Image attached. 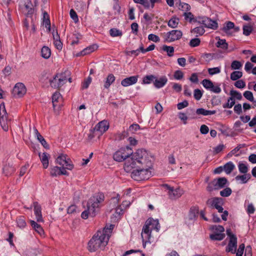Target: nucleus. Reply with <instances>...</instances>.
Instances as JSON below:
<instances>
[{"label":"nucleus","mask_w":256,"mask_h":256,"mask_svg":"<svg viewBox=\"0 0 256 256\" xmlns=\"http://www.w3.org/2000/svg\"><path fill=\"white\" fill-rule=\"evenodd\" d=\"M26 90L24 84L18 82L13 88L12 94L16 98H21L26 94Z\"/></svg>","instance_id":"obj_12"},{"label":"nucleus","mask_w":256,"mask_h":256,"mask_svg":"<svg viewBox=\"0 0 256 256\" xmlns=\"http://www.w3.org/2000/svg\"><path fill=\"white\" fill-rule=\"evenodd\" d=\"M48 154L46 152H44L40 157V160L44 168H46L48 166Z\"/></svg>","instance_id":"obj_33"},{"label":"nucleus","mask_w":256,"mask_h":256,"mask_svg":"<svg viewBox=\"0 0 256 256\" xmlns=\"http://www.w3.org/2000/svg\"><path fill=\"white\" fill-rule=\"evenodd\" d=\"M168 78L166 76H162L158 78H156L154 82V86L157 88L164 87L168 82Z\"/></svg>","instance_id":"obj_19"},{"label":"nucleus","mask_w":256,"mask_h":256,"mask_svg":"<svg viewBox=\"0 0 256 256\" xmlns=\"http://www.w3.org/2000/svg\"><path fill=\"white\" fill-rule=\"evenodd\" d=\"M174 76L176 80H180L183 78L184 74L182 71L177 70L174 72Z\"/></svg>","instance_id":"obj_63"},{"label":"nucleus","mask_w":256,"mask_h":256,"mask_svg":"<svg viewBox=\"0 0 256 256\" xmlns=\"http://www.w3.org/2000/svg\"><path fill=\"white\" fill-rule=\"evenodd\" d=\"M10 124V120H8L5 122H2L0 123L2 128L5 132H7L8 130L9 125Z\"/></svg>","instance_id":"obj_61"},{"label":"nucleus","mask_w":256,"mask_h":256,"mask_svg":"<svg viewBox=\"0 0 256 256\" xmlns=\"http://www.w3.org/2000/svg\"><path fill=\"white\" fill-rule=\"evenodd\" d=\"M104 195L102 194H98L90 198L87 203V209L82 212L81 217L86 220L89 215L92 217L94 216L98 210L100 204L104 201Z\"/></svg>","instance_id":"obj_3"},{"label":"nucleus","mask_w":256,"mask_h":256,"mask_svg":"<svg viewBox=\"0 0 256 256\" xmlns=\"http://www.w3.org/2000/svg\"><path fill=\"white\" fill-rule=\"evenodd\" d=\"M179 22V19L174 17L172 18L168 22V26L172 28H176L177 27Z\"/></svg>","instance_id":"obj_39"},{"label":"nucleus","mask_w":256,"mask_h":256,"mask_svg":"<svg viewBox=\"0 0 256 256\" xmlns=\"http://www.w3.org/2000/svg\"><path fill=\"white\" fill-rule=\"evenodd\" d=\"M115 80L116 78L113 74H109L104 81V87L106 89L109 88L110 85L115 81Z\"/></svg>","instance_id":"obj_25"},{"label":"nucleus","mask_w":256,"mask_h":256,"mask_svg":"<svg viewBox=\"0 0 256 256\" xmlns=\"http://www.w3.org/2000/svg\"><path fill=\"white\" fill-rule=\"evenodd\" d=\"M182 35V31L180 30H172L166 34L165 40L168 42H172L180 40Z\"/></svg>","instance_id":"obj_14"},{"label":"nucleus","mask_w":256,"mask_h":256,"mask_svg":"<svg viewBox=\"0 0 256 256\" xmlns=\"http://www.w3.org/2000/svg\"><path fill=\"white\" fill-rule=\"evenodd\" d=\"M224 170L225 172L228 174H230L235 168L234 164L232 162L226 163L223 166Z\"/></svg>","instance_id":"obj_30"},{"label":"nucleus","mask_w":256,"mask_h":256,"mask_svg":"<svg viewBox=\"0 0 256 256\" xmlns=\"http://www.w3.org/2000/svg\"><path fill=\"white\" fill-rule=\"evenodd\" d=\"M242 63L238 60H234L231 64V68L232 70H240L242 67Z\"/></svg>","instance_id":"obj_51"},{"label":"nucleus","mask_w":256,"mask_h":256,"mask_svg":"<svg viewBox=\"0 0 256 256\" xmlns=\"http://www.w3.org/2000/svg\"><path fill=\"white\" fill-rule=\"evenodd\" d=\"M109 128V123L107 120H104L99 122L94 129L96 134L100 136L105 132Z\"/></svg>","instance_id":"obj_13"},{"label":"nucleus","mask_w":256,"mask_h":256,"mask_svg":"<svg viewBox=\"0 0 256 256\" xmlns=\"http://www.w3.org/2000/svg\"><path fill=\"white\" fill-rule=\"evenodd\" d=\"M220 84H214L212 81L209 80V90L214 93L219 94L221 92Z\"/></svg>","instance_id":"obj_26"},{"label":"nucleus","mask_w":256,"mask_h":256,"mask_svg":"<svg viewBox=\"0 0 256 256\" xmlns=\"http://www.w3.org/2000/svg\"><path fill=\"white\" fill-rule=\"evenodd\" d=\"M33 206L34 207V212L36 221L38 222H43L41 206L37 202H34Z\"/></svg>","instance_id":"obj_16"},{"label":"nucleus","mask_w":256,"mask_h":256,"mask_svg":"<svg viewBox=\"0 0 256 256\" xmlns=\"http://www.w3.org/2000/svg\"><path fill=\"white\" fill-rule=\"evenodd\" d=\"M160 227L158 220L149 218L146 221L145 224L143 226L141 234L144 248L146 247V243H151L152 230L154 229L156 230V232H158Z\"/></svg>","instance_id":"obj_4"},{"label":"nucleus","mask_w":256,"mask_h":256,"mask_svg":"<svg viewBox=\"0 0 256 256\" xmlns=\"http://www.w3.org/2000/svg\"><path fill=\"white\" fill-rule=\"evenodd\" d=\"M130 159H128L124 165V170L130 171L134 168L137 164H147L151 163L148 160L147 152L144 149H138L134 153L130 155Z\"/></svg>","instance_id":"obj_1"},{"label":"nucleus","mask_w":256,"mask_h":256,"mask_svg":"<svg viewBox=\"0 0 256 256\" xmlns=\"http://www.w3.org/2000/svg\"><path fill=\"white\" fill-rule=\"evenodd\" d=\"M162 50L164 52H166L168 56H172L174 55V48L173 46L164 45L162 47Z\"/></svg>","instance_id":"obj_36"},{"label":"nucleus","mask_w":256,"mask_h":256,"mask_svg":"<svg viewBox=\"0 0 256 256\" xmlns=\"http://www.w3.org/2000/svg\"><path fill=\"white\" fill-rule=\"evenodd\" d=\"M244 244H242L239 246V248L236 252V256H242L244 249Z\"/></svg>","instance_id":"obj_64"},{"label":"nucleus","mask_w":256,"mask_h":256,"mask_svg":"<svg viewBox=\"0 0 256 256\" xmlns=\"http://www.w3.org/2000/svg\"><path fill=\"white\" fill-rule=\"evenodd\" d=\"M232 193V190L230 188L226 186L224 190L220 192V196L222 197H228Z\"/></svg>","instance_id":"obj_40"},{"label":"nucleus","mask_w":256,"mask_h":256,"mask_svg":"<svg viewBox=\"0 0 256 256\" xmlns=\"http://www.w3.org/2000/svg\"><path fill=\"white\" fill-rule=\"evenodd\" d=\"M34 131L35 132L36 136L38 140L40 142V144L42 145V146L46 148H48L49 146L47 144L46 142L43 138V136L39 133L38 130L36 128L34 129Z\"/></svg>","instance_id":"obj_24"},{"label":"nucleus","mask_w":256,"mask_h":256,"mask_svg":"<svg viewBox=\"0 0 256 256\" xmlns=\"http://www.w3.org/2000/svg\"><path fill=\"white\" fill-rule=\"evenodd\" d=\"M108 242V236L98 230L89 240L88 249L90 252H94L99 249L103 250Z\"/></svg>","instance_id":"obj_2"},{"label":"nucleus","mask_w":256,"mask_h":256,"mask_svg":"<svg viewBox=\"0 0 256 256\" xmlns=\"http://www.w3.org/2000/svg\"><path fill=\"white\" fill-rule=\"evenodd\" d=\"M156 76L154 75H147L144 77L142 80V84H149L152 81H153L154 79H156Z\"/></svg>","instance_id":"obj_43"},{"label":"nucleus","mask_w":256,"mask_h":256,"mask_svg":"<svg viewBox=\"0 0 256 256\" xmlns=\"http://www.w3.org/2000/svg\"><path fill=\"white\" fill-rule=\"evenodd\" d=\"M15 170L14 168L12 166V164H6L3 168L4 173L8 176L12 174Z\"/></svg>","instance_id":"obj_32"},{"label":"nucleus","mask_w":256,"mask_h":256,"mask_svg":"<svg viewBox=\"0 0 256 256\" xmlns=\"http://www.w3.org/2000/svg\"><path fill=\"white\" fill-rule=\"evenodd\" d=\"M210 229L212 232V234H210V238L212 240H222L225 236L224 233V228L220 225H214L210 227Z\"/></svg>","instance_id":"obj_8"},{"label":"nucleus","mask_w":256,"mask_h":256,"mask_svg":"<svg viewBox=\"0 0 256 256\" xmlns=\"http://www.w3.org/2000/svg\"><path fill=\"white\" fill-rule=\"evenodd\" d=\"M184 18L187 20H189L190 22H192V21L196 22H198L200 24L202 23V24H204L206 27H208L206 24H204V23L205 22V20H194V15L190 12H185L184 14Z\"/></svg>","instance_id":"obj_27"},{"label":"nucleus","mask_w":256,"mask_h":256,"mask_svg":"<svg viewBox=\"0 0 256 256\" xmlns=\"http://www.w3.org/2000/svg\"><path fill=\"white\" fill-rule=\"evenodd\" d=\"M242 175H238L236 176V181H240V184H246L250 179L251 175L250 174H242Z\"/></svg>","instance_id":"obj_20"},{"label":"nucleus","mask_w":256,"mask_h":256,"mask_svg":"<svg viewBox=\"0 0 256 256\" xmlns=\"http://www.w3.org/2000/svg\"><path fill=\"white\" fill-rule=\"evenodd\" d=\"M42 56L44 58H48L51 54V51L50 48L46 46H44L42 48L41 50Z\"/></svg>","instance_id":"obj_31"},{"label":"nucleus","mask_w":256,"mask_h":256,"mask_svg":"<svg viewBox=\"0 0 256 256\" xmlns=\"http://www.w3.org/2000/svg\"><path fill=\"white\" fill-rule=\"evenodd\" d=\"M8 114L6 111L4 103H2L0 105V123L1 122L8 120Z\"/></svg>","instance_id":"obj_22"},{"label":"nucleus","mask_w":256,"mask_h":256,"mask_svg":"<svg viewBox=\"0 0 256 256\" xmlns=\"http://www.w3.org/2000/svg\"><path fill=\"white\" fill-rule=\"evenodd\" d=\"M243 95L246 99L250 100V102H254L255 101L254 100L253 94L252 92L246 90L244 92Z\"/></svg>","instance_id":"obj_46"},{"label":"nucleus","mask_w":256,"mask_h":256,"mask_svg":"<svg viewBox=\"0 0 256 256\" xmlns=\"http://www.w3.org/2000/svg\"><path fill=\"white\" fill-rule=\"evenodd\" d=\"M234 104H235L234 99L233 98L230 97L228 98V102L223 106V107L224 108H231L234 106Z\"/></svg>","instance_id":"obj_52"},{"label":"nucleus","mask_w":256,"mask_h":256,"mask_svg":"<svg viewBox=\"0 0 256 256\" xmlns=\"http://www.w3.org/2000/svg\"><path fill=\"white\" fill-rule=\"evenodd\" d=\"M230 95L231 96V98H236L238 100H240L242 96V94L238 92L236 90H231L230 91Z\"/></svg>","instance_id":"obj_45"},{"label":"nucleus","mask_w":256,"mask_h":256,"mask_svg":"<svg viewBox=\"0 0 256 256\" xmlns=\"http://www.w3.org/2000/svg\"><path fill=\"white\" fill-rule=\"evenodd\" d=\"M60 96L61 95L59 92H56L53 94L52 96V102L54 108L56 106V102H58Z\"/></svg>","instance_id":"obj_47"},{"label":"nucleus","mask_w":256,"mask_h":256,"mask_svg":"<svg viewBox=\"0 0 256 256\" xmlns=\"http://www.w3.org/2000/svg\"><path fill=\"white\" fill-rule=\"evenodd\" d=\"M16 222L18 226L21 228H24L26 225L25 218L22 216H19Z\"/></svg>","instance_id":"obj_41"},{"label":"nucleus","mask_w":256,"mask_h":256,"mask_svg":"<svg viewBox=\"0 0 256 256\" xmlns=\"http://www.w3.org/2000/svg\"><path fill=\"white\" fill-rule=\"evenodd\" d=\"M32 4L30 0H27V2L25 3L24 6L26 9L28 10V13L26 14L27 16H28L32 15L34 12L33 8H32Z\"/></svg>","instance_id":"obj_35"},{"label":"nucleus","mask_w":256,"mask_h":256,"mask_svg":"<svg viewBox=\"0 0 256 256\" xmlns=\"http://www.w3.org/2000/svg\"><path fill=\"white\" fill-rule=\"evenodd\" d=\"M132 154V149L129 146L122 148L114 154V160L116 162H121L126 158L130 159V156Z\"/></svg>","instance_id":"obj_7"},{"label":"nucleus","mask_w":256,"mask_h":256,"mask_svg":"<svg viewBox=\"0 0 256 256\" xmlns=\"http://www.w3.org/2000/svg\"><path fill=\"white\" fill-rule=\"evenodd\" d=\"M252 30V28L250 26H244L243 34L245 36H249Z\"/></svg>","instance_id":"obj_53"},{"label":"nucleus","mask_w":256,"mask_h":256,"mask_svg":"<svg viewBox=\"0 0 256 256\" xmlns=\"http://www.w3.org/2000/svg\"><path fill=\"white\" fill-rule=\"evenodd\" d=\"M138 76H134L126 78L122 80L121 82V84L124 87L135 84L138 82Z\"/></svg>","instance_id":"obj_17"},{"label":"nucleus","mask_w":256,"mask_h":256,"mask_svg":"<svg viewBox=\"0 0 256 256\" xmlns=\"http://www.w3.org/2000/svg\"><path fill=\"white\" fill-rule=\"evenodd\" d=\"M234 24L232 22H227L225 23V25L223 27L222 30L226 34H229V30L234 28Z\"/></svg>","instance_id":"obj_37"},{"label":"nucleus","mask_w":256,"mask_h":256,"mask_svg":"<svg viewBox=\"0 0 256 256\" xmlns=\"http://www.w3.org/2000/svg\"><path fill=\"white\" fill-rule=\"evenodd\" d=\"M205 30H204V27L203 26H197L194 28H193L191 32L194 34H196V36L198 35L200 36L204 34Z\"/></svg>","instance_id":"obj_38"},{"label":"nucleus","mask_w":256,"mask_h":256,"mask_svg":"<svg viewBox=\"0 0 256 256\" xmlns=\"http://www.w3.org/2000/svg\"><path fill=\"white\" fill-rule=\"evenodd\" d=\"M114 224H110L106 226L102 230L100 231L104 232V234H106V235L108 236L109 239L110 237V234L111 233L112 230L114 228Z\"/></svg>","instance_id":"obj_49"},{"label":"nucleus","mask_w":256,"mask_h":256,"mask_svg":"<svg viewBox=\"0 0 256 256\" xmlns=\"http://www.w3.org/2000/svg\"><path fill=\"white\" fill-rule=\"evenodd\" d=\"M128 136V134L126 131L118 133L115 136V139L117 140H121Z\"/></svg>","instance_id":"obj_48"},{"label":"nucleus","mask_w":256,"mask_h":256,"mask_svg":"<svg viewBox=\"0 0 256 256\" xmlns=\"http://www.w3.org/2000/svg\"><path fill=\"white\" fill-rule=\"evenodd\" d=\"M70 18L75 22H77L78 21V16L76 12L73 9L70 10Z\"/></svg>","instance_id":"obj_59"},{"label":"nucleus","mask_w":256,"mask_h":256,"mask_svg":"<svg viewBox=\"0 0 256 256\" xmlns=\"http://www.w3.org/2000/svg\"><path fill=\"white\" fill-rule=\"evenodd\" d=\"M200 40L198 38L192 39L190 42V45L192 47H196L198 46L200 44Z\"/></svg>","instance_id":"obj_58"},{"label":"nucleus","mask_w":256,"mask_h":256,"mask_svg":"<svg viewBox=\"0 0 256 256\" xmlns=\"http://www.w3.org/2000/svg\"><path fill=\"white\" fill-rule=\"evenodd\" d=\"M60 167L57 166H54L50 168V174L52 176H60Z\"/></svg>","instance_id":"obj_44"},{"label":"nucleus","mask_w":256,"mask_h":256,"mask_svg":"<svg viewBox=\"0 0 256 256\" xmlns=\"http://www.w3.org/2000/svg\"><path fill=\"white\" fill-rule=\"evenodd\" d=\"M229 182L224 177L215 178L211 182V187L212 190H218L228 186Z\"/></svg>","instance_id":"obj_11"},{"label":"nucleus","mask_w":256,"mask_h":256,"mask_svg":"<svg viewBox=\"0 0 256 256\" xmlns=\"http://www.w3.org/2000/svg\"><path fill=\"white\" fill-rule=\"evenodd\" d=\"M67 158L68 156L66 154H61L56 158V162L60 166H64Z\"/></svg>","instance_id":"obj_34"},{"label":"nucleus","mask_w":256,"mask_h":256,"mask_svg":"<svg viewBox=\"0 0 256 256\" xmlns=\"http://www.w3.org/2000/svg\"><path fill=\"white\" fill-rule=\"evenodd\" d=\"M151 166L150 164H137L134 168V170L131 173V177L136 180L140 181L148 180L151 176V172L149 168Z\"/></svg>","instance_id":"obj_5"},{"label":"nucleus","mask_w":256,"mask_h":256,"mask_svg":"<svg viewBox=\"0 0 256 256\" xmlns=\"http://www.w3.org/2000/svg\"><path fill=\"white\" fill-rule=\"evenodd\" d=\"M202 95V92L200 90L196 89L194 90V98L196 100H200L201 98Z\"/></svg>","instance_id":"obj_57"},{"label":"nucleus","mask_w":256,"mask_h":256,"mask_svg":"<svg viewBox=\"0 0 256 256\" xmlns=\"http://www.w3.org/2000/svg\"><path fill=\"white\" fill-rule=\"evenodd\" d=\"M66 80L67 79L65 76L56 74L52 79L49 80V82L52 88H58L62 86Z\"/></svg>","instance_id":"obj_10"},{"label":"nucleus","mask_w":256,"mask_h":256,"mask_svg":"<svg viewBox=\"0 0 256 256\" xmlns=\"http://www.w3.org/2000/svg\"><path fill=\"white\" fill-rule=\"evenodd\" d=\"M148 39L155 42H158L160 40V38L158 36L152 34H150L148 36Z\"/></svg>","instance_id":"obj_62"},{"label":"nucleus","mask_w":256,"mask_h":256,"mask_svg":"<svg viewBox=\"0 0 256 256\" xmlns=\"http://www.w3.org/2000/svg\"><path fill=\"white\" fill-rule=\"evenodd\" d=\"M189 80L192 83L194 84H198L199 82L197 74L196 73H193L189 78Z\"/></svg>","instance_id":"obj_60"},{"label":"nucleus","mask_w":256,"mask_h":256,"mask_svg":"<svg viewBox=\"0 0 256 256\" xmlns=\"http://www.w3.org/2000/svg\"><path fill=\"white\" fill-rule=\"evenodd\" d=\"M238 168L240 174H248L249 170L248 165L246 162L240 161L238 164Z\"/></svg>","instance_id":"obj_21"},{"label":"nucleus","mask_w":256,"mask_h":256,"mask_svg":"<svg viewBox=\"0 0 256 256\" xmlns=\"http://www.w3.org/2000/svg\"><path fill=\"white\" fill-rule=\"evenodd\" d=\"M218 28V23L216 20H212L209 18V28L214 30H216Z\"/></svg>","instance_id":"obj_54"},{"label":"nucleus","mask_w":256,"mask_h":256,"mask_svg":"<svg viewBox=\"0 0 256 256\" xmlns=\"http://www.w3.org/2000/svg\"><path fill=\"white\" fill-rule=\"evenodd\" d=\"M234 85L237 88H243L246 86V83L243 80H240L236 81Z\"/></svg>","instance_id":"obj_55"},{"label":"nucleus","mask_w":256,"mask_h":256,"mask_svg":"<svg viewBox=\"0 0 256 256\" xmlns=\"http://www.w3.org/2000/svg\"><path fill=\"white\" fill-rule=\"evenodd\" d=\"M110 34L112 36L115 37L122 36V32L116 28H111L110 30Z\"/></svg>","instance_id":"obj_50"},{"label":"nucleus","mask_w":256,"mask_h":256,"mask_svg":"<svg viewBox=\"0 0 256 256\" xmlns=\"http://www.w3.org/2000/svg\"><path fill=\"white\" fill-rule=\"evenodd\" d=\"M224 204V199L220 197H214L212 198L210 200L211 208L216 209L218 212H222V214L221 215L222 218V220L226 221L227 220L228 213L227 210L224 211L222 206Z\"/></svg>","instance_id":"obj_6"},{"label":"nucleus","mask_w":256,"mask_h":256,"mask_svg":"<svg viewBox=\"0 0 256 256\" xmlns=\"http://www.w3.org/2000/svg\"><path fill=\"white\" fill-rule=\"evenodd\" d=\"M162 186L167 190L168 198L171 200H176L180 198L184 193L182 189L180 187L174 188L168 184H164Z\"/></svg>","instance_id":"obj_9"},{"label":"nucleus","mask_w":256,"mask_h":256,"mask_svg":"<svg viewBox=\"0 0 256 256\" xmlns=\"http://www.w3.org/2000/svg\"><path fill=\"white\" fill-rule=\"evenodd\" d=\"M220 72V67L209 68V75H214Z\"/></svg>","instance_id":"obj_56"},{"label":"nucleus","mask_w":256,"mask_h":256,"mask_svg":"<svg viewBox=\"0 0 256 256\" xmlns=\"http://www.w3.org/2000/svg\"><path fill=\"white\" fill-rule=\"evenodd\" d=\"M199 213L198 208L196 206H192L189 210L188 219L190 221H194Z\"/></svg>","instance_id":"obj_18"},{"label":"nucleus","mask_w":256,"mask_h":256,"mask_svg":"<svg viewBox=\"0 0 256 256\" xmlns=\"http://www.w3.org/2000/svg\"><path fill=\"white\" fill-rule=\"evenodd\" d=\"M216 39L218 40L216 46V47L226 50L228 48V44L226 42V40L220 39L219 37H216Z\"/></svg>","instance_id":"obj_28"},{"label":"nucleus","mask_w":256,"mask_h":256,"mask_svg":"<svg viewBox=\"0 0 256 256\" xmlns=\"http://www.w3.org/2000/svg\"><path fill=\"white\" fill-rule=\"evenodd\" d=\"M98 48V46L96 44H92L86 47V48H84L82 51H81V54H83L84 55L90 54L91 52H94Z\"/></svg>","instance_id":"obj_29"},{"label":"nucleus","mask_w":256,"mask_h":256,"mask_svg":"<svg viewBox=\"0 0 256 256\" xmlns=\"http://www.w3.org/2000/svg\"><path fill=\"white\" fill-rule=\"evenodd\" d=\"M242 73L240 71H234L230 74V79L232 80H236L242 78Z\"/></svg>","instance_id":"obj_42"},{"label":"nucleus","mask_w":256,"mask_h":256,"mask_svg":"<svg viewBox=\"0 0 256 256\" xmlns=\"http://www.w3.org/2000/svg\"><path fill=\"white\" fill-rule=\"evenodd\" d=\"M30 224L35 231L40 236H44V232L43 228L40 224H37L35 221L31 220L30 221Z\"/></svg>","instance_id":"obj_23"},{"label":"nucleus","mask_w":256,"mask_h":256,"mask_svg":"<svg viewBox=\"0 0 256 256\" xmlns=\"http://www.w3.org/2000/svg\"><path fill=\"white\" fill-rule=\"evenodd\" d=\"M237 246V238L236 236H232L230 239L229 242L226 248V252H231L232 254H234L236 252Z\"/></svg>","instance_id":"obj_15"}]
</instances>
